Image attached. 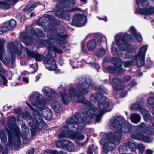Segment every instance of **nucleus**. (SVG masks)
<instances>
[{
    "label": "nucleus",
    "instance_id": "obj_1",
    "mask_svg": "<svg viewBox=\"0 0 154 154\" xmlns=\"http://www.w3.org/2000/svg\"><path fill=\"white\" fill-rule=\"evenodd\" d=\"M113 120L111 124V127L112 129L116 130L112 134L116 133L115 137L117 138L121 137V140L122 134L123 133H131L134 131L136 126L132 125L130 123H128L121 116H115L114 117Z\"/></svg>",
    "mask_w": 154,
    "mask_h": 154
},
{
    "label": "nucleus",
    "instance_id": "obj_2",
    "mask_svg": "<svg viewBox=\"0 0 154 154\" xmlns=\"http://www.w3.org/2000/svg\"><path fill=\"white\" fill-rule=\"evenodd\" d=\"M16 123V118L14 116L9 118L7 124L10 129H7V132L10 145L18 148L20 146L21 141L19 136L20 130L18 126L15 125Z\"/></svg>",
    "mask_w": 154,
    "mask_h": 154
},
{
    "label": "nucleus",
    "instance_id": "obj_3",
    "mask_svg": "<svg viewBox=\"0 0 154 154\" xmlns=\"http://www.w3.org/2000/svg\"><path fill=\"white\" fill-rule=\"evenodd\" d=\"M77 81H81L80 83L77 84V90L73 87H70L68 90V93L71 98L85 95L88 92V88L90 85L92 81L90 79L87 77H81L77 79Z\"/></svg>",
    "mask_w": 154,
    "mask_h": 154
},
{
    "label": "nucleus",
    "instance_id": "obj_4",
    "mask_svg": "<svg viewBox=\"0 0 154 154\" xmlns=\"http://www.w3.org/2000/svg\"><path fill=\"white\" fill-rule=\"evenodd\" d=\"M35 29L37 30V32L33 28L30 29V33L31 34V36L26 35L25 32L20 33V37L22 38L23 42L26 46H34L33 40L36 41L40 40L39 43L42 46H44L46 45L44 40L42 39L45 37V35L42 31L38 28H36Z\"/></svg>",
    "mask_w": 154,
    "mask_h": 154
},
{
    "label": "nucleus",
    "instance_id": "obj_5",
    "mask_svg": "<svg viewBox=\"0 0 154 154\" xmlns=\"http://www.w3.org/2000/svg\"><path fill=\"white\" fill-rule=\"evenodd\" d=\"M115 39L118 48L123 51H126L130 48L131 44L127 42L132 41L134 39L131 34L127 33L123 34L122 36L118 35L115 37Z\"/></svg>",
    "mask_w": 154,
    "mask_h": 154
},
{
    "label": "nucleus",
    "instance_id": "obj_6",
    "mask_svg": "<svg viewBox=\"0 0 154 154\" xmlns=\"http://www.w3.org/2000/svg\"><path fill=\"white\" fill-rule=\"evenodd\" d=\"M116 133H115L114 134H112L110 132L106 134V138L109 142H105L102 148L103 152L105 154H107L109 151H111L114 149L115 147L112 146V145L115 146L116 144L120 143L121 137H118L116 138L115 137L117 135Z\"/></svg>",
    "mask_w": 154,
    "mask_h": 154
},
{
    "label": "nucleus",
    "instance_id": "obj_7",
    "mask_svg": "<svg viewBox=\"0 0 154 154\" xmlns=\"http://www.w3.org/2000/svg\"><path fill=\"white\" fill-rule=\"evenodd\" d=\"M45 18L48 19L49 21L48 26L46 29L47 36L49 39H52L55 29V26L59 25L60 21L55 19L53 16L48 14H46ZM44 30L46 31L45 30Z\"/></svg>",
    "mask_w": 154,
    "mask_h": 154
},
{
    "label": "nucleus",
    "instance_id": "obj_8",
    "mask_svg": "<svg viewBox=\"0 0 154 154\" xmlns=\"http://www.w3.org/2000/svg\"><path fill=\"white\" fill-rule=\"evenodd\" d=\"M53 48V46L48 48V54L51 57H45L43 60L46 67L50 71L54 70L57 67L55 60L53 58L54 56H51L54 55Z\"/></svg>",
    "mask_w": 154,
    "mask_h": 154
},
{
    "label": "nucleus",
    "instance_id": "obj_9",
    "mask_svg": "<svg viewBox=\"0 0 154 154\" xmlns=\"http://www.w3.org/2000/svg\"><path fill=\"white\" fill-rule=\"evenodd\" d=\"M74 5V2H70L69 0H62L61 2L56 4V8L57 10L73 12L80 11V8H75Z\"/></svg>",
    "mask_w": 154,
    "mask_h": 154
},
{
    "label": "nucleus",
    "instance_id": "obj_10",
    "mask_svg": "<svg viewBox=\"0 0 154 154\" xmlns=\"http://www.w3.org/2000/svg\"><path fill=\"white\" fill-rule=\"evenodd\" d=\"M144 123H141L138 126H136L134 131H133V134L131 135L132 138L141 140L145 134L146 132V127Z\"/></svg>",
    "mask_w": 154,
    "mask_h": 154
},
{
    "label": "nucleus",
    "instance_id": "obj_11",
    "mask_svg": "<svg viewBox=\"0 0 154 154\" xmlns=\"http://www.w3.org/2000/svg\"><path fill=\"white\" fill-rule=\"evenodd\" d=\"M87 20L86 16L77 13L74 15L71 25L75 27H82L85 24Z\"/></svg>",
    "mask_w": 154,
    "mask_h": 154
},
{
    "label": "nucleus",
    "instance_id": "obj_12",
    "mask_svg": "<svg viewBox=\"0 0 154 154\" xmlns=\"http://www.w3.org/2000/svg\"><path fill=\"white\" fill-rule=\"evenodd\" d=\"M128 148L135 151L137 148L136 143L131 141H128L124 143L123 145H121L119 147V152L120 154H125L124 152L127 151Z\"/></svg>",
    "mask_w": 154,
    "mask_h": 154
},
{
    "label": "nucleus",
    "instance_id": "obj_13",
    "mask_svg": "<svg viewBox=\"0 0 154 154\" xmlns=\"http://www.w3.org/2000/svg\"><path fill=\"white\" fill-rule=\"evenodd\" d=\"M42 90L44 95H45L48 100L51 101L54 100L56 98L57 94L56 92L51 88L44 87Z\"/></svg>",
    "mask_w": 154,
    "mask_h": 154
},
{
    "label": "nucleus",
    "instance_id": "obj_14",
    "mask_svg": "<svg viewBox=\"0 0 154 154\" xmlns=\"http://www.w3.org/2000/svg\"><path fill=\"white\" fill-rule=\"evenodd\" d=\"M76 121V125L77 126L78 129L82 130L85 126V118L81 116L80 113L77 112L74 115Z\"/></svg>",
    "mask_w": 154,
    "mask_h": 154
},
{
    "label": "nucleus",
    "instance_id": "obj_15",
    "mask_svg": "<svg viewBox=\"0 0 154 154\" xmlns=\"http://www.w3.org/2000/svg\"><path fill=\"white\" fill-rule=\"evenodd\" d=\"M111 62L113 65L119 70V72H121L123 73L124 72V69L122 67L123 62L120 58L117 57H112Z\"/></svg>",
    "mask_w": 154,
    "mask_h": 154
},
{
    "label": "nucleus",
    "instance_id": "obj_16",
    "mask_svg": "<svg viewBox=\"0 0 154 154\" xmlns=\"http://www.w3.org/2000/svg\"><path fill=\"white\" fill-rule=\"evenodd\" d=\"M67 11L57 10L55 13V16L59 18H61L66 20H69L71 17V14Z\"/></svg>",
    "mask_w": 154,
    "mask_h": 154
},
{
    "label": "nucleus",
    "instance_id": "obj_17",
    "mask_svg": "<svg viewBox=\"0 0 154 154\" xmlns=\"http://www.w3.org/2000/svg\"><path fill=\"white\" fill-rule=\"evenodd\" d=\"M137 13L142 15H149L154 13V7H150L146 8H137Z\"/></svg>",
    "mask_w": 154,
    "mask_h": 154
},
{
    "label": "nucleus",
    "instance_id": "obj_18",
    "mask_svg": "<svg viewBox=\"0 0 154 154\" xmlns=\"http://www.w3.org/2000/svg\"><path fill=\"white\" fill-rule=\"evenodd\" d=\"M147 48V45L143 46L140 48L137 54L139 58L140 63L142 66L144 64L145 54Z\"/></svg>",
    "mask_w": 154,
    "mask_h": 154
},
{
    "label": "nucleus",
    "instance_id": "obj_19",
    "mask_svg": "<svg viewBox=\"0 0 154 154\" xmlns=\"http://www.w3.org/2000/svg\"><path fill=\"white\" fill-rule=\"evenodd\" d=\"M65 32V29L64 28H62L61 29L58 30V42L60 43H62L63 44L67 43V40L66 39V38L68 37L67 34L61 35V34H63Z\"/></svg>",
    "mask_w": 154,
    "mask_h": 154
},
{
    "label": "nucleus",
    "instance_id": "obj_20",
    "mask_svg": "<svg viewBox=\"0 0 154 154\" xmlns=\"http://www.w3.org/2000/svg\"><path fill=\"white\" fill-rule=\"evenodd\" d=\"M33 109L32 114L34 119L32 120V122L43 124V122H44L42 118L41 114L38 111L34 109Z\"/></svg>",
    "mask_w": 154,
    "mask_h": 154
},
{
    "label": "nucleus",
    "instance_id": "obj_21",
    "mask_svg": "<svg viewBox=\"0 0 154 154\" xmlns=\"http://www.w3.org/2000/svg\"><path fill=\"white\" fill-rule=\"evenodd\" d=\"M26 50L28 56L32 58H34L36 62H40L42 60V57L38 53L31 51L28 49H26Z\"/></svg>",
    "mask_w": 154,
    "mask_h": 154
},
{
    "label": "nucleus",
    "instance_id": "obj_22",
    "mask_svg": "<svg viewBox=\"0 0 154 154\" xmlns=\"http://www.w3.org/2000/svg\"><path fill=\"white\" fill-rule=\"evenodd\" d=\"M61 132L58 135L59 138H64L67 136L70 132L69 126L67 124H64L61 129Z\"/></svg>",
    "mask_w": 154,
    "mask_h": 154
},
{
    "label": "nucleus",
    "instance_id": "obj_23",
    "mask_svg": "<svg viewBox=\"0 0 154 154\" xmlns=\"http://www.w3.org/2000/svg\"><path fill=\"white\" fill-rule=\"evenodd\" d=\"M63 143V145L62 149L69 152L72 151L74 149V143L68 140H65Z\"/></svg>",
    "mask_w": 154,
    "mask_h": 154
},
{
    "label": "nucleus",
    "instance_id": "obj_24",
    "mask_svg": "<svg viewBox=\"0 0 154 154\" xmlns=\"http://www.w3.org/2000/svg\"><path fill=\"white\" fill-rule=\"evenodd\" d=\"M90 110L93 112L94 116L96 115L95 121L99 122L100 121L101 119V114L102 113V111L98 109L96 107H92Z\"/></svg>",
    "mask_w": 154,
    "mask_h": 154
},
{
    "label": "nucleus",
    "instance_id": "obj_25",
    "mask_svg": "<svg viewBox=\"0 0 154 154\" xmlns=\"http://www.w3.org/2000/svg\"><path fill=\"white\" fill-rule=\"evenodd\" d=\"M106 100H104L101 98L100 101L98 103V107L102 112L108 108L110 105V103L108 101H105Z\"/></svg>",
    "mask_w": 154,
    "mask_h": 154
},
{
    "label": "nucleus",
    "instance_id": "obj_26",
    "mask_svg": "<svg viewBox=\"0 0 154 154\" xmlns=\"http://www.w3.org/2000/svg\"><path fill=\"white\" fill-rule=\"evenodd\" d=\"M39 2H36L32 5L31 4H27L23 9V11L24 12H26L27 14H29L34 9L35 7L39 4Z\"/></svg>",
    "mask_w": 154,
    "mask_h": 154
},
{
    "label": "nucleus",
    "instance_id": "obj_27",
    "mask_svg": "<svg viewBox=\"0 0 154 154\" xmlns=\"http://www.w3.org/2000/svg\"><path fill=\"white\" fill-rule=\"evenodd\" d=\"M51 106L54 111L57 113L61 112L63 109L62 105L56 102L52 103Z\"/></svg>",
    "mask_w": 154,
    "mask_h": 154
},
{
    "label": "nucleus",
    "instance_id": "obj_28",
    "mask_svg": "<svg viewBox=\"0 0 154 154\" xmlns=\"http://www.w3.org/2000/svg\"><path fill=\"white\" fill-rule=\"evenodd\" d=\"M9 51L11 55L15 54L18 51L17 46L14 45L12 42H10L8 44Z\"/></svg>",
    "mask_w": 154,
    "mask_h": 154
},
{
    "label": "nucleus",
    "instance_id": "obj_29",
    "mask_svg": "<svg viewBox=\"0 0 154 154\" xmlns=\"http://www.w3.org/2000/svg\"><path fill=\"white\" fill-rule=\"evenodd\" d=\"M60 95L61 97L62 102L64 104L66 105L69 104L70 99L71 98L69 95L66 93L62 92Z\"/></svg>",
    "mask_w": 154,
    "mask_h": 154
},
{
    "label": "nucleus",
    "instance_id": "obj_30",
    "mask_svg": "<svg viewBox=\"0 0 154 154\" xmlns=\"http://www.w3.org/2000/svg\"><path fill=\"white\" fill-rule=\"evenodd\" d=\"M40 125V124L30 122L29 125L32 127L31 129V135L32 136H35L36 135V132L37 129L39 128V126Z\"/></svg>",
    "mask_w": 154,
    "mask_h": 154
},
{
    "label": "nucleus",
    "instance_id": "obj_31",
    "mask_svg": "<svg viewBox=\"0 0 154 154\" xmlns=\"http://www.w3.org/2000/svg\"><path fill=\"white\" fill-rule=\"evenodd\" d=\"M106 70L107 72L111 73L116 74L118 75H121L123 73L121 72H119V70L117 69L115 66H109L106 68Z\"/></svg>",
    "mask_w": 154,
    "mask_h": 154
},
{
    "label": "nucleus",
    "instance_id": "obj_32",
    "mask_svg": "<svg viewBox=\"0 0 154 154\" xmlns=\"http://www.w3.org/2000/svg\"><path fill=\"white\" fill-rule=\"evenodd\" d=\"M40 94L38 92H35L33 94L30 100L33 105H35V103H37L40 99Z\"/></svg>",
    "mask_w": 154,
    "mask_h": 154
},
{
    "label": "nucleus",
    "instance_id": "obj_33",
    "mask_svg": "<svg viewBox=\"0 0 154 154\" xmlns=\"http://www.w3.org/2000/svg\"><path fill=\"white\" fill-rule=\"evenodd\" d=\"M130 119L133 123L137 124L140 122L141 117L139 114L134 113L131 115Z\"/></svg>",
    "mask_w": 154,
    "mask_h": 154
},
{
    "label": "nucleus",
    "instance_id": "obj_34",
    "mask_svg": "<svg viewBox=\"0 0 154 154\" xmlns=\"http://www.w3.org/2000/svg\"><path fill=\"white\" fill-rule=\"evenodd\" d=\"M96 45L95 41L93 39L88 41L87 43V48L89 51H92L95 49Z\"/></svg>",
    "mask_w": 154,
    "mask_h": 154
},
{
    "label": "nucleus",
    "instance_id": "obj_35",
    "mask_svg": "<svg viewBox=\"0 0 154 154\" xmlns=\"http://www.w3.org/2000/svg\"><path fill=\"white\" fill-rule=\"evenodd\" d=\"M44 118L47 120H51L52 117V111L50 109H48L42 113Z\"/></svg>",
    "mask_w": 154,
    "mask_h": 154
},
{
    "label": "nucleus",
    "instance_id": "obj_36",
    "mask_svg": "<svg viewBox=\"0 0 154 154\" xmlns=\"http://www.w3.org/2000/svg\"><path fill=\"white\" fill-rule=\"evenodd\" d=\"M132 107L134 109L136 108L139 110L141 113L142 114L143 116L145 114H147V110L145 108H143L140 104H134Z\"/></svg>",
    "mask_w": 154,
    "mask_h": 154
},
{
    "label": "nucleus",
    "instance_id": "obj_37",
    "mask_svg": "<svg viewBox=\"0 0 154 154\" xmlns=\"http://www.w3.org/2000/svg\"><path fill=\"white\" fill-rule=\"evenodd\" d=\"M102 86L101 85H100L98 87V88L97 91H98V93H97L99 94V96L101 97V98H103V99L104 100H106V97L103 94H106V91L105 90V88L103 87H102Z\"/></svg>",
    "mask_w": 154,
    "mask_h": 154
},
{
    "label": "nucleus",
    "instance_id": "obj_38",
    "mask_svg": "<svg viewBox=\"0 0 154 154\" xmlns=\"http://www.w3.org/2000/svg\"><path fill=\"white\" fill-rule=\"evenodd\" d=\"M4 24L8 26L9 28L11 29V30L13 28L15 27L16 26V22L13 19H11L8 22H5L4 23Z\"/></svg>",
    "mask_w": 154,
    "mask_h": 154
},
{
    "label": "nucleus",
    "instance_id": "obj_39",
    "mask_svg": "<svg viewBox=\"0 0 154 154\" xmlns=\"http://www.w3.org/2000/svg\"><path fill=\"white\" fill-rule=\"evenodd\" d=\"M10 7V4L7 2V1L5 0L0 1V8L2 10H7Z\"/></svg>",
    "mask_w": 154,
    "mask_h": 154
},
{
    "label": "nucleus",
    "instance_id": "obj_40",
    "mask_svg": "<svg viewBox=\"0 0 154 154\" xmlns=\"http://www.w3.org/2000/svg\"><path fill=\"white\" fill-rule=\"evenodd\" d=\"M105 51L102 47L96 49L95 52V55L98 57H102L105 54Z\"/></svg>",
    "mask_w": 154,
    "mask_h": 154
},
{
    "label": "nucleus",
    "instance_id": "obj_41",
    "mask_svg": "<svg viewBox=\"0 0 154 154\" xmlns=\"http://www.w3.org/2000/svg\"><path fill=\"white\" fill-rule=\"evenodd\" d=\"M83 115L85 117V120L87 119H89L90 121H91V119H93L94 117V113H92L90 111H86L83 112Z\"/></svg>",
    "mask_w": 154,
    "mask_h": 154
},
{
    "label": "nucleus",
    "instance_id": "obj_42",
    "mask_svg": "<svg viewBox=\"0 0 154 154\" xmlns=\"http://www.w3.org/2000/svg\"><path fill=\"white\" fill-rule=\"evenodd\" d=\"M99 94L97 93L94 96L93 94H92L90 97V99L91 101L94 102L95 103H96V101L98 103L100 101L101 97L99 96Z\"/></svg>",
    "mask_w": 154,
    "mask_h": 154
},
{
    "label": "nucleus",
    "instance_id": "obj_43",
    "mask_svg": "<svg viewBox=\"0 0 154 154\" xmlns=\"http://www.w3.org/2000/svg\"><path fill=\"white\" fill-rule=\"evenodd\" d=\"M78 98L79 99L76 101L77 103H82L86 106H89L90 103L85 99V97L84 96L81 98H80L79 97Z\"/></svg>",
    "mask_w": 154,
    "mask_h": 154
},
{
    "label": "nucleus",
    "instance_id": "obj_44",
    "mask_svg": "<svg viewBox=\"0 0 154 154\" xmlns=\"http://www.w3.org/2000/svg\"><path fill=\"white\" fill-rule=\"evenodd\" d=\"M5 40L3 39H0V59L1 60L2 58V54L4 51V45Z\"/></svg>",
    "mask_w": 154,
    "mask_h": 154
},
{
    "label": "nucleus",
    "instance_id": "obj_45",
    "mask_svg": "<svg viewBox=\"0 0 154 154\" xmlns=\"http://www.w3.org/2000/svg\"><path fill=\"white\" fill-rule=\"evenodd\" d=\"M153 140V139L150 137L145 136L144 135L141 141L146 143H149L152 142Z\"/></svg>",
    "mask_w": 154,
    "mask_h": 154
},
{
    "label": "nucleus",
    "instance_id": "obj_46",
    "mask_svg": "<svg viewBox=\"0 0 154 154\" xmlns=\"http://www.w3.org/2000/svg\"><path fill=\"white\" fill-rule=\"evenodd\" d=\"M0 138L2 143H5L7 142V136L4 131H1L0 132Z\"/></svg>",
    "mask_w": 154,
    "mask_h": 154
},
{
    "label": "nucleus",
    "instance_id": "obj_47",
    "mask_svg": "<svg viewBox=\"0 0 154 154\" xmlns=\"http://www.w3.org/2000/svg\"><path fill=\"white\" fill-rule=\"evenodd\" d=\"M8 150V148L6 145L3 146L0 144V152L2 154H7Z\"/></svg>",
    "mask_w": 154,
    "mask_h": 154
},
{
    "label": "nucleus",
    "instance_id": "obj_48",
    "mask_svg": "<svg viewBox=\"0 0 154 154\" xmlns=\"http://www.w3.org/2000/svg\"><path fill=\"white\" fill-rule=\"evenodd\" d=\"M65 139H61L57 141L55 143V146L58 148H60L62 149L63 145V142H64Z\"/></svg>",
    "mask_w": 154,
    "mask_h": 154
},
{
    "label": "nucleus",
    "instance_id": "obj_49",
    "mask_svg": "<svg viewBox=\"0 0 154 154\" xmlns=\"http://www.w3.org/2000/svg\"><path fill=\"white\" fill-rule=\"evenodd\" d=\"M113 87L114 90L119 91L124 89L125 88V86L123 85L119 84L115 86H113Z\"/></svg>",
    "mask_w": 154,
    "mask_h": 154
},
{
    "label": "nucleus",
    "instance_id": "obj_50",
    "mask_svg": "<svg viewBox=\"0 0 154 154\" xmlns=\"http://www.w3.org/2000/svg\"><path fill=\"white\" fill-rule=\"evenodd\" d=\"M113 85L112 86H115L121 83L122 82V80L120 79L113 78L112 80Z\"/></svg>",
    "mask_w": 154,
    "mask_h": 154
},
{
    "label": "nucleus",
    "instance_id": "obj_51",
    "mask_svg": "<svg viewBox=\"0 0 154 154\" xmlns=\"http://www.w3.org/2000/svg\"><path fill=\"white\" fill-rule=\"evenodd\" d=\"M73 137L78 140H83L84 138V136L83 134L78 133L74 134L73 135Z\"/></svg>",
    "mask_w": 154,
    "mask_h": 154
},
{
    "label": "nucleus",
    "instance_id": "obj_52",
    "mask_svg": "<svg viewBox=\"0 0 154 154\" xmlns=\"http://www.w3.org/2000/svg\"><path fill=\"white\" fill-rule=\"evenodd\" d=\"M53 50L54 51V55H51L52 56H54V57L56 56V53L58 54H61L62 53V51L61 49H59L57 47L53 46Z\"/></svg>",
    "mask_w": 154,
    "mask_h": 154
},
{
    "label": "nucleus",
    "instance_id": "obj_53",
    "mask_svg": "<svg viewBox=\"0 0 154 154\" xmlns=\"http://www.w3.org/2000/svg\"><path fill=\"white\" fill-rule=\"evenodd\" d=\"M76 121L75 118L74 119L72 117H70L66 120V123L68 124H75L76 125Z\"/></svg>",
    "mask_w": 154,
    "mask_h": 154
},
{
    "label": "nucleus",
    "instance_id": "obj_54",
    "mask_svg": "<svg viewBox=\"0 0 154 154\" xmlns=\"http://www.w3.org/2000/svg\"><path fill=\"white\" fill-rule=\"evenodd\" d=\"M133 36L134 37L136 40L138 42H141L142 41L143 38L140 34L137 32Z\"/></svg>",
    "mask_w": 154,
    "mask_h": 154
},
{
    "label": "nucleus",
    "instance_id": "obj_55",
    "mask_svg": "<svg viewBox=\"0 0 154 154\" xmlns=\"http://www.w3.org/2000/svg\"><path fill=\"white\" fill-rule=\"evenodd\" d=\"M133 52L131 51H129L126 52L124 55V57L126 59H130L133 57Z\"/></svg>",
    "mask_w": 154,
    "mask_h": 154
},
{
    "label": "nucleus",
    "instance_id": "obj_56",
    "mask_svg": "<svg viewBox=\"0 0 154 154\" xmlns=\"http://www.w3.org/2000/svg\"><path fill=\"white\" fill-rule=\"evenodd\" d=\"M133 62L131 61H127L126 62H123V64H124V66L125 68L133 66Z\"/></svg>",
    "mask_w": 154,
    "mask_h": 154
},
{
    "label": "nucleus",
    "instance_id": "obj_57",
    "mask_svg": "<svg viewBox=\"0 0 154 154\" xmlns=\"http://www.w3.org/2000/svg\"><path fill=\"white\" fill-rule=\"evenodd\" d=\"M50 154H68L65 151H61L58 152L56 150H51L50 151Z\"/></svg>",
    "mask_w": 154,
    "mask_h": 154
},
{
    "label": "nucleus",
    "instance_id": "obj_58",
    "mask_svg": "<svg viewBox=\"0 0 154 154\" xmlns=\"http://www.w3.org/2000/svg\"><path fill=\"white\" fill-rule=\"evenodd\" d=\"M102 37L100 35H97L95 36L94 40L95 41L96 43V42L100 44V45H101L100 43L102 42Z\"/></svg>",
    "mask_w": 154,
    "mask_h": 154
},
{
    "label": "nucleus",
    "instance_id": "obj_59",
    "mask_svg": "<svg viewBox=\"0 0 154 154\" xmlns=\"http://www.w3.org/2000/svg\"><path fill=\"white\" fill-rule=\"evenodd\" d=\"M4 26H3L0 27V30L3 33L7 31L8 30H11V29L9 28L8 26H5L4 24Z\"/></svg>",
    "mask_w": 154,
    "mask_h": 154
},
{
    "label": "nucleus",
    "instance_id": "obj_60",
    "mask_svg": "<svg viewBox=\"0 0 154 154\" xmlns=\"http://www.w3.org/2000/svg\"><path fill=\"white\" fill-rule=\"evenodd\" d=\"M46 104V100H41L40 99L38 100V101L37 103H35V105H40L41 106H45Z\"/></svg>",
    "mask_w": 154,
    "mask_h": 154
},
{
    "label": "nucleus",
    "instance_id": "obj_61",
    "mask_svg": "<svg viewBox=\"0 0 154 154\" xmlns=\"http://www.w3.org/2000/svg\"><path fill=\"white\" fill-rule=\"evenodd\" d=\"M148 103L151 106L154 105V97H149L147 100Z\"/></svg>",
    "mask_w": 154,
    "mask_h": 154
},
{
    "label": "nucleus",
    "instance_id": "obj_62",
    "mask_svg": "<svg viewBox=\"0 0 154 154\" xmlns=\"http://www.w3.org/2000/svg\"><path fill=\"white\" fill-rule=\"evenodd\" d=\"M144 120L146 122H148L149 120L151 121V119H152L150 117V115L147 114H145L143 116Z\"/></svg>",
    "mask_w": 154,
    "mask_h": 154
},
{
    "label": "nucleus",
    "instance_id": "obj_63",
    "mask_svg": "<svg viewBox=\"0 0 154 154\" xmlns=\"http://www.w3.org/2000/svg\"><path fill=\"white\" fill-rule=\"evenodd\" d=\"M128 31L132 34L133 36L137 32L136 29L133 26H131Z\"/></svg>",
    "mask_w": 154,
    "mask_h": 154
},
{
    "label": "nucleus",
    "instance_id": "obj_64",
    "mask_svg": "<svg viewBox=\"0 0 154 154\" xmlns=\"http://www.w3.org/2000/svg\"><path fill=\"white\" fill-rule=\"evenodd\" d=\"M137 148L139 152L140 153L143 152L145 149V147L143 145H139Z\"/></svg>",
    "mask_w": 154,
    "mask_h": 154
}]
</instances>
